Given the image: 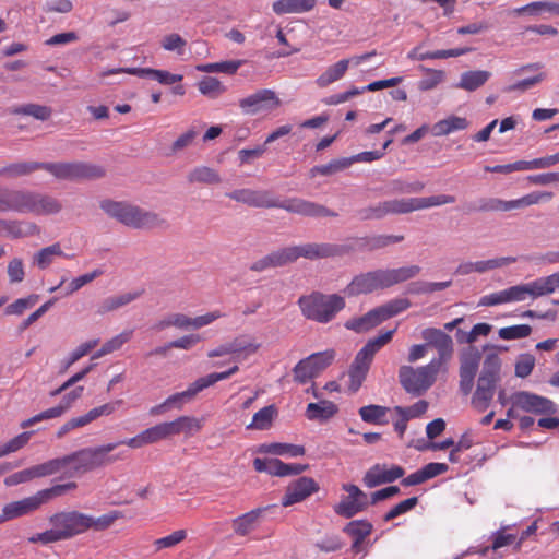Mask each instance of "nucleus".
<instances>
[{
    "instance_id": "48",
    "label": "nucleus",
    "mask_w": 559,
    "mask_h": 559,
    "mask_svg": "<svg viewBox=\"0 0 559 559\" xmlns=\"http://www.w3.org/2000/svg\"><path fill=\"white\" fill-rule=\"evenodd\" d=\"M404 240L403 235H376L361 239V247L369 250H378L385 248L392 243H397Z\"/></svg>"
},
{
    "instance_id": "2",
    "label": "nucleus",
    "mask_w": 559,
    "mask_h": 559,
    "mask_svg": "<svg viewBox=\"0 0 559 559\" xmlns=\"http://www.w3.org/2000/svg\"><path fill=\"white\" fill-rule=\"evenodd\" d=\"M302 316L311 321L326 324L346 307L345 298L338 294L313 292L298 299Z\"/></svg>"
},
{
    "instance_id": "4",
    "label": "nucleus",
    "mask_w": 559,
    "mask_h": 559,
    "mask_svg": "<svg viewBox=\"0 0 559 559\" xmlns=\"http://www.w3.org/2000/svg\"><path fill=\"white\" fill-rule=\"evenodd\" d=\"M76 488L78 484L74 481L55 485L50 488L37 491L34 496L7 503L0 513V524L26 515L53 498L60 497Z\"/></svg>"
},
{
    "instance_id": "32",
    "label": "nucleus",
    "mask_w": 559,
    "mask_h": 559,
    "mask_svg": "<svg viewBox=\"0 0 559 559\" xmlns=\"http://www.w3.org/2000/svg\"><path fill=\"white\" fill-rule=\"evenodd\" d=\"M37 231L38 227L34 223H27L25 230L23 228V223L20 221L0 218V235L16 239L34 235Z\"/></svg>"
},
{
    "instance_id": "40",
    "label": "nucleus",
    "mask_w": 559,
    "mask_h": 559,
    "mask_svg": "<svg viewBox=\"0 0 559 559\" xmlns=\"http://www.w3.org/2000/svg\"><path fill=\"white\" fill-rule=\"evenodd\" d=\"M124 514L120 510H111L99 516H93L88 514V531L103 532L110 528L116 521L123 519Z\"/></svg>"
},
{
    "instance_id": "10",
    "label": "nucleus",
    "mask_w": 559,
    "mask_h": 559,
    "mask_svg": "<svg viewBox=\"0 0 559 559\" xmlns=\"http://www.w3.org/2000/svg\"><path fill=\"white\" fill-rule=\"evenodd\" d=\"M239 367L237 365L233 366L226 371L223 372H213L205 377H201L192 382L187 390L182 392H178L168 396L165 402L169 408L181 409L185 403L193 400L200 392L204 389L215 384L218 381L226 380L233 374L237 373Z\"/></svg>"
},
{
    "instance_id": "51",
    "label": "nucleus",
    "mask_w": 559,
    "mask_h": 559,
    "mask_svg": "<svg viewBox=\"0 0 559 559\" xmlns=\"http://www.w3.org/2000/svg\"><path fill=\"white\" fill-rule=\"evenodd\" d=\"M411 307V301L407 298H395L389 302L377 307L382 322L385 320L407 310Z\"/></svg>"
},
{
    "instance_id": "3",
    "label": "nucleus",
    "mask_w": 559,
    "mask_h": 559,
    "mask_svg": "<svg viewBox=\"0 0 559 559\" xmlns=\"http://www.w3.org/2000/svg\"><path fill=\"white\" fill-rule=\"evenodd\" d=\"M396 329L385 331L377 337L370 338L356 354L348 369V391L356 393L367 378L374 355L393 337Z\"/></svg>"
},
{
    "instance_id": "8",
    "label": "nucleus",
    "mask_w": 559,
    "mask_h": 559,
    "mask_svg": "<svg viewBox=\"0 0 559 559\" xmlns=\"http://www.w3.org/2000/svg\"><path fill=\"white\" fill-rule=\"evenodd\" d=\"M440 369L437 361H430L417 369L402 366L399 370V380L407 393L419 396L435 383Z\"/></svg>"
},
{
    "instance_id": "63",
    "label": "nucleus",
    "mask_w": 559,
    "mask_h": 559,
    "mask_svg": "<svg viewBox=\"0 0 559 559\" xmlns=\"http://www.w3.org/2000/svg\"><path fill=\"white\" fill-rule=\"evenodd\" d=\"M99 343L98 338L87 341L85 343H82L79 345L74 350H72L69 356L63 361L64 369L67 370L69 367H71L74 362L80 360L82 357L87 355L92 349H94Z\"/></svg>"
},
{
    "instance_id": "27",
    "label": "nucleus",
    "mask_w": 559,
    "mask_h": 559,
    "mask_svg": "<svg viewBox=\"0 0 559 559\" xmlns=\"http://www.w3.org/2000/svg\"><path fill=\"white\" fill-rule=\"evenodd\" d=\"M509 302H520L526 299H536L542 297L538 280L519 284L507 288Z\"/></svg>"
},
{
    "instance_id": "19",
    "label": "nucleus",
    "mask_w": 559,
    "mask_h": 559,
    "mask_svg": "<svg viewBox=\"0 0 559 559\" xmlns=\"http://www.w3.org/2000/svg\"><path fill=\"white\" fill-rule=\"evenodd\" d=\"M421 337L426 342L425 345L431 346L438 352V358L431 361H437L438 366L442 367L443 364L449 361L453 355V340L445 332L436 328H426L421 331Z\"/></svg>"
},
{
    "instance_id": "9",
    "label": "nucleus",
    "mask_w": 559,
    "mask_h": 559,
    "mask_svg": "<svg viewBox=\"0 0 559 559\" xmlns=\"http://www.w3.org/2000/svg\"><path fill=\"white\" fill-rule=\"evenodd\" d=\"M43 170L58 180L98 179L105 176L102 166L83 162L43 163Z\"/></svg>"
},
{
    "instance_id": "46",
    "label": "nucleus",
    "mask_w": 559,
    "mask_h": 559,
    "mask_svg": "<svg viewBox=\"0 0 559 559\" xmlns=\"http://www.w3.org/2000/svg\"><path fill=\"white\" fill-rule=\"evenodd\" d=\"M188 181L190 183H206L215 185L222 181L218 173L207 166H198L188 174Z\"/></svg>"
},
{
    "instance_id": "5",
    "label": "nucleus",
    "mask_w": 559,
    "mask_h": 559,
    "mask_svg": "<svg viewBox=\"0 0 559 559\" xmlns=\"http://www.w3.org/2000/svg\"><path fill=\"white\" fill-rule=\"evenodd\" d=\"M62 209V202L50 194L32 190L12 191L11 212L49 216L59 214Z\"/></svg>"
},
{
    "instance_id": "59",
    "label": "nucleus",
    "mask_w": 559,
    "mask_h": 559,
    "mask_svg": "<svg viewBox=\"0 0 559 559\" xmlns=\"http://www.w3.org/2000/svg\"><path fill=\"white\" fill-rule=\"evenodd\" d=\"M187 535L186 530L174 531L167 536L155 539L153 542L154 550L158 552L163 549L174 548L182 543L187 538Z\"/></svg>"
},
{
    "instance_id": "52",
    "label": "nucleus",
    "mask_w": 559,
    "mask_h": 559,
    "mask_svg": "<svg viewBox=\"0 0 559 559\" xmlns=\"http://www.w3.org/2000/svg\"><path fill=\"white\" fill-rule=\"evenodd\" d=\"M411 307V301L407 298H395L389 302L377 307L382 322L385 320L407 310Z\"/></svg>"
},
{
    "instance_id": "17",
    "label": "nucleus",
    "mask_w": 559,
    "mask_h": 559,
    "mask_svg": "<svg viewBox=\"0 0 559 559\" xmlns=\"http://www.w3.org/2000/svg\"><path fill=\"white\" fill-rule=\"evenodd\" d=\"M377 55L376 50L359 55V56H353L348 59H342L335 62L334 64L328 67L324 72H322L317 79L316 84L317 86L324 88L331 85L332 83L341 80L346 71L348 70L349 66H359L362 62L369 60L373 56Z\"/></svg>"
},
{
    "instance_id": "14",
    "label": "nucleus",
    "mask_w": 559,
    "mask_h": 559,
    "mask_svg": "<svg viewBox=\"0 0 559 559\" xmlns=\"http://www.w3.org/2000/svg\"><path fill=\"white\" fill-rule=\"evenodd\" d=\"M282 100L270 88H261L239 100V107L245 115H257L261 111H272L281 107Z\"/></svg>"
},
{
    "instance_id": "45",
    "label": "nucleus",
    "mask_w": 559,
    "mask_h": 559,
    "mask_svg": "<svg viewBox=\"0 0 559 559\" xmlns=\"http://www.w3.org/2000/svg\"><path fill=\"white\" fill-rule=\"evenodd\" d=\"M490 75V72L485 70L467 71L461 75L457 86L466 91H475L483 86Z\"/></svg>"
},
{
    "instance_id": "44",
    "label": "nucleus",
    "mask_w": 559,
    "mask_h": 559,
    "mask_svg": "<svg viewBox=\"0 0 559 559\" xmlns=\"http://www.w3.org/2000/svg\"><path fill=\"white\" fill-rule=\"evenodd\" d=\"M63 251L59 243L45 247L33 257V264L40 270L49 267L57 257H62Z\"/></svg>"
},
{
    "instance_id": "54",
    "label": "nucleus",
    "mask_w": 559,
    "mask_h": 559,
    "mask_svg": "<svg viewBox=\"0 0 559 559\" xmlns=\"http://www.w3.org/2000/svg\"><path fill=\"white\" fill-rule=\"evenodd\" d=\"M372 524L367 520H354L346 524L344 532L357 538V543H362L372 532Z\"/></svg>"
},
{
    "instance_id": "64",
    "label": "nucleus",
    "mask_w": 559,
    "mask_h": 559,
    "mask_svg": "<svg viewBox=\"0 0 559 559\" xmlns=\"http://www.w3.org/2000/svg\"><path fill=\"white\" fill-rule=\"evenodd\" d=\"M515 261H516V259L513 257H502V258H496V259H490V260H486V261H477V262H473V263H474L475 272L484 273L489 270L509 265L511 263H514Z\"/></svg>"
},
{
    "instance_id": "21",
    "label": "nucleus",
    "mask_w": 559,
    "mask_h": 559,
    "mask_svg": "<svg viewBox=\"0 0 559 559\" xmlns=\"http://www.w3.org/2000/svg\"><path fill=\"white\" fill-rule=\"evenodd\" d=\"M253 467L259 473H267L271 476H289L304 473L308 465L297 463H284L278 459H261L253 460Z\"/></svg>"
},
{
    "instance_id": "26",
    "label": "nucleus",
    "mask_w": 559,
    "mask_h": 559,
    "mask_svg": "<svg viewBox=\"0 0 559 559\" xmlns=\"http://www.w3.org/2000/svg\"><path fill=\"white\" fill-rule=\"evenodd\" d=\"M382 323L377 308L371 309L361 317L350 318L345 323V329L355 333H366Z\"/></svg>"
},
{
    "instance_id": "23",
    "label": "nucleus",
    "mask_w": 559,
    "mask_h": 559,
    "mask_svg": "<svg viewBox=\"0 0 559 559\" xmlns=\"http://www.w3.org/2000/svg\"><path fill=\"white\" fill-rule=\"evenodd\" d=\"M164 223L165 219L157 213L130 204L122 224L134 229H150L162 226Z\"/></svg>"
},
{
    "instance_id": "55",
    "label": "nucleus",
    "mask_w": 559,
    "mask_h": 559,
    "mask_svg": "<svg viewBox=\"0 0 559 559\" xmlns=\"http://www.w3.org/2000/svg\"><path fill=\"white\" fill-rule=\"evenodd\" d=\"M241 60H229L214 63H205L197 67L198 71L213 73H226V74H235L238 69L241 67Z\"/></svg>"
},
{
    "instance_id": "56",
    "label": "nucleus",
    "mask_w": 559,
    "mask_h": 559,
    "mask_svg": "<svg viewBox=\"0 0 559 559\" xmlns=\"http://www.w3.org/2000/svg\"><path fill=\"white\" fill-rule=\"evenodd\" d=\"M261 451L272 453L275 455H285L296 457L305 454V448L302 445L290 444V443H271L262 445Z\"/></svg>"
},
{
    "instance_id": "47",
    "label": "nucleus",
    "mask_w": 559,
    "mask_h": 559,
    "mask_svg": "<svg viewBox=\"0 0 559 559\" xmlns=\"http://www.w3.org/2000/svg\"><path fill=\"white\" fill-rule=\"evenodd\" d=\"M133 331H123L103 344V346L93 354L92 359H98L115 350L120 349L132 337Z\"/></svg>"
},
{
    "instance_id": "34",
    "label": "nucleus",
    "mask_w": 559,
    "mask_h": 559,
    "mask_svg": "<svg viewBox=\"0 0 559 559\" xmlns=\"http://www.w3.org/2000/svg\"><path fill=\"white\" fill-rule=\"evenodd\" d=\"M420 270L418 265L382 270L386 288L416 277Z\"/></svg>"
},
{
    "instance_id": "6",
    "label": "nucleus",
    "mask_w": 559,
    "mask_h": 559,
    "mask_svg": "<svg viewBox=\"0 0 559 559\" xmlns=\"http://www.w3.org/2000/svg\"><path fill=\"white\" fill-rule=\"evenodd\" d=\"M500 381L501 359L497 354H489L485 357L472 397V404L477 411L485 412L489 407Z\"/></svg>"
},
{
    "instance_id": "39",
    "label": "nucleus",
    "mask_w": 559,
    "mask_h": 559,
    "mask_svg": "<svg viewBox=\"0 0 559 559\" xmlns=\"http://www.w3.org/2000/svg\"><path fill=\"white\" fill-rule=\"evenodd\" d=\"M11 114L19 116H31L37 120L46 121L51 117L52 109L46 105L29 103L13 107L11 109Z\"/></svg>"
},
{
    "instance_id": "57",
    "label": "nucleus",
    "mask_w": 559,
    "mask_h": 559,
    "mask_svg": "<svg viewBox=\"0 0 559 559\" xmlns=\"http://www.w3.org/2000/svg\"><path fill=\"white\" fill-rule=\"evenodd\" d=\"M201 94L215 98L226 92V86L216 78L205 76L198 83Z\"/></svg>"
},
{
    "instance_id": "49",
    "label": "nucleus",
    "mask_w": 559,
    "mask_h": 559,
    "mask_svg": "<svg viewBox=\"0 0 559 559\" xmlns=\"http://www.w3.org/2000/svg\"><path fill=\"white\" fill-rule=\"evenodd\" d=\"M170 326H175L179 330H189L190 329V317L183 313H170L165 316L163 319L155 322L153 329L155 331H163Z\"/></svg>"
},
{
    "instance_id": "25",
    "label": "nucleus",
    "mask_w": 559,
    "mask_h": 559,
    "mask_svg": "<svg viewBox=\"0 0 559 559\" xmlns=\"http://www.w3.org/2000/svg\"><path fill=\"white\" fill-rule=\"evenodd\" d=\"M263 511L264 509L258 508L235 518L231 521L234 533L241 537L249 535L258 526Z\"/></svg>"
},
{
    "instance_id": "58",
    "label": "nucleus",
    "mask_w": 559,
    "mask_h": 559,
    "mask_svg": "<svg viewBox=\"0 0 559 559\" xmlns=\"http://www.w3.org/2000/svg\"><path fill=\"white\" fill-rule=\"evenodd\" d=\"M130 203L118 202L112 200H103L100 202V209L110 217L117 219L119 223H123L127 211L129 210Z\"/></svg>"
},
{
    "instance_id": "53",
    "label": "nucleus",
    "mask_w": 559,
    "mask_h": 559,
    "mask_svg": "<svg viewBox=\"0 0 559 559\" xmlns=\"http://www.w3.org/2000/svg\"><path fill=\"white\" fill-rule=\"evenodd\" d=\"M353 164V159H348L347 157L333 159L325 165L314 166L310 169V177H316L317 175L321 176H331L341 170L348 168Z\"/></svg>"
},
{
    "instance_id": "24",
    "label": "nucleus",
    "mask_w": 559,
    "mask_h": 559,
    "mask_svg": "<svg viewBox=\"0 0 559 559\" xmlns=\"http://www.w3.org/2000/svg\"><path fill=\"white\" fill-rule=\"evenodd\" d=\"M404 475L401 466L394 465L390 468L377 464L369 468L364 476V484L368 488L377 487L381 484L392 483Z\"/></svg>"
},
{
    "instance_id": "62",
    "label": "nucleus",
    "mask_w": 559,
    "mask_h": 559,
    "mask_svg": "<svg viewBox=\"0 0 559 559\" xmlns=\"http://www.w3.org/2000/svg\"><path fill=\"white\" fill-rule=\"evenodd\" d=\"M67 411L64 409V407H62L61 404L59 403L57 406L45 409V411L40 412L39 414L24 420L21 424V426H22V428H27V427L33 426L43 420L61 417Z\"/></svg>"
},
{
    "instance_id": "15",
    "label": "nucleus",
    "mask_w": 559,
    "mask_h": 559,
    "mask_svg": "<svg viewBox=\"0 0 559 559\" xmlns=\"http://www.w3.org/2000/svg\"><path fill=\"white\" fill-rule=\"evenodd\" d=\"M342 489L348 495L343 497L341 501L334 506L333 509L337 515L350 519L368 508L369 502L367 495L358 486L343 484Z\"/></svg>"
},
{
    "instance_id": "43",
    "label": "nucleus",
    "mask_w": 559,
    "mask_h": 559,
    "mask_svg": "<svg viewBox=\"0 0 559 559\" xmlns=\"http://www.w3.org/2000/svg\"><path fill=\"white\" fill-rule=\"evenodd\" d=\"M384 212L386 215H397V214H407L414 211H418L417 209V199H392L383 201Z\"/></svg>"
},
{
    "instance_id": "7",
    "label": "nucleus",
    "mask_w": 559,
    "mask_h": 559,
    "mask_svg": "<svg viewBox=\"0 0 559 559\" xmlns=\"http://www.w3.org/2000/svg\"><path fill=\"white\" fill-rule=\"evenodd\" d=\"M271 253L275 267H278L293 263L300 257L309 260H316L340 255L342 253V249L336 245L311 242L281 248Z\"/></svg>"
},
{
    "instance_id": "12",
    "label": "nucleus",
    "mask_w": 559,
    "mask_h": 559,
    "mask_svg": "<svg viewBox=\"0 0 559 559\" xmlns=\"http://www.w3.org/2000/svg\"><path fill=\"white\" fill-rule=\"evenodd\" d=\"M334 350L314 353L305 359H301L293 369L294 379L298 383L305 384L311 379L318 377L334 360Z\"/></svg>"
},
{
    "instance_id": "18",
    "label": "nucleus",
    "mask_w": 559,
    "mask_h": 559,
    "mask_svg": "<svg viewBox=\"0 0 559 559\" xmlns=\"http://www.w3.org/2000/svg\"><path fill=\"white\" fill-rule=\"evenodd\" d=\"M385 282L382 269L355 276L344 288V294L348 297L371 294L378 289H385Z\"/></svg>"
},
{
    "instance_id": "31",
    "label": "nucleus",
    "mask_w": 559,
    "mask_h": 559,
    "mask_svg": "<svg viewBox=\"0 0 559 559\" xmlns=\"http://www.w3.org/2000/svg\"><path fill=\"white\" fill-rule=\"evenodd\" d=\"M43 170L41 162H17L5 165L0 168V177L5 179H15L28 176L37 170Z\"/></svg>"
},
{
    "instance_id": "29",
    "label": "nucleus",
    "mask_w": 559,
    "mask_h": 559,
    "mask_svg": "<svg viewBox=\"0 0 559 559\" xmlns=\"http://www.w3.org/2000/svg\"><path fill=\"white\" fill-rule=\"evenodd\" d=\"M338 412L337 405L329 400H322L318 403H309L306 408V417L309 420L326 421Z\"/></svg>"
},
{
    "instance_id": "16",
    "label": "nucleus",
    "mask_w": 559,
    "mask_h": 559,
    "mask_svg": "<svg viewBox=\"0 0 559 559\" xmlns=\"http://www.w3.org/2000/svg\"><path fill=\"white\" fill-rule=\"evenodd\" d=\"M511 404L520 411L537 415H551L556 413L555 403L544 396L527 391H518L510 397Z\"/></svg>"
},
{
    "instance_id": "28",
    "label": "nucleus",
    "mask_w": 559,
    "mask_h": 559,
    "mask_svg": "<svg viewBox=\"0 0 559 559\" xmlns=\"http://www.w3.org/2000/svg\"><path fill=\"white\" fill-rule=\"evenodd\" d=\"M119 442L107 443L94 448H86L93 469L103 467L105 465L116 462L119 457L110 455L118 445Z\"/></svg>"
},
{
    "instance_id": "1",
    "label": "nucleus",
    "mask_w": 559,
    "mask_h": 559,
    "mask_svg": "<svg viewBox=\"0 0 559 559\" xmlns=\"http://www.w3.org/2000/svg\"><path fill=\"white\" fill-rule=\"evenodd\" d=\"M229 199L252 207L283 209L289 213L310 217H336L337 214L324 205L300 199L290 198L283 202L274 198L269 190L237 189L226 193Z\"/></svg>"
},
{
    "instance_id": "11",
    "label": "nucleus",
    "mask_w": 559,
    "mask_h": 559,
    "mask_svg": "<svg viewBox=\"0 0 559 559\" xmlns=\"http://www.w3.org/2000/svg\"><path fill=\"white\" fill-rule=\"evenodd\" d=\"M552 192L534 191L520 199L504 201L498 198L481 199L476 209L478 212H509L512 210L524 209L542 202H548L552 199Z\"/></svg>"
},
{
    "instance_id": "60",
    "label": "nucleus",
    "mask_w": 559,
    "mask_h": 559,
    "mask_svg": "<svg viewBox=\"0 0 559 559\" xmlns=\"http://www.w3.org/2000/svg\"><path fill=\"white\" fill-rule=\"evenodd\" d=\"M200 134V129L191 127L181 133L171 144L170 151L173 154H178L191 146Z\"/></svg>"
},
{
    "instance_id": "61",
    "label": "nucleus",
    "mask_w": 559,
    "mask_h": 559,
    "mask_svg": "<svg viewBox=\"0 0 559 559\" xmlns=\"http://www.w3.org/2000/svg\"><path fill=\"white\" fill-rule=\"evenodd\" d=\"M532 328L528 324H518L499 329L498 335L501 340L511 341L530 336Z\"/></svg>"
},
{
    "instance_id": "30",
    "label": "nucleus",
    "mask_w": 559,
    "mask_h": 559,
    "mask_svg": "<svg viewBox=\"0 0 559 559\" xmlns=\"http://www.w3.org/2000/svg\"><path fill=\"white\" fill-rule=\"evenodd\" d=\"M316 0H277L272 9L278 14H300L311 11L316 7Z\"/></svg>"
},
{
    "instance_id": "36",
    "label": "nucleus",
    "mask_w": 559,
    "mask_h": 559,
    "mask_svg": "<svg viewBox=\"0 0 559 559\" xmlns=\"http://www.w3.org/2000/svg\"><path fill=\"white\" fill-rule=\"evenodd\" d=\"M231 343L234 354L242 358L254 355L261 348V343L257 341V337L250 334H240L233 338Z\"/></svg>"
},
{
    "instance_id": "20",
    "label": "nucleus",
    "mask_w": 559,
    "mask_h": 559,
    "mask_svg": "<svg viewBox=\"0 0 559 559\" xmlns=\"http://www.w3.org/2000/svg\"><path fill=\"white\" fill-rule=\"evenodd\" d=\"M171 437L173 436L169 421H164L146 428L132 438L121 440L120 443L126 444L132 449H140L147 444L157 443Z\"/></svg>"
},
{
    "instance_id": "42",
    "label": "nucleus",
    "mask_w": 559,
    "mask_h": 559,
    "mask_svg": "<svg viewBox=\"0 0 559 559\" xmlns=\"http://www.w3.org/2000/svg\"><path fill=\"white\" fill-rule=\"evenodd\" d=\"M140 293H124L117 296H110L104 299L98 306L97 312L99 314H105L107 312L117 310L121 307H124L139 298Z\"/></svg>"
},
{
    "instance_id": "13",
    "label": "nucleus",
    "mask_w": 559,
    "mask_h": 559,
    "mask_svg": "<svg viewBox=\"0 0 559 559\" xmlns=\"http://www.w3.org/2000/svg\"><path fill=\"white\" fill-rule=\"evenodd\" d=\"M52 526L59 527L66 539L84 534L88 531V514L80 511H63L50 516Z\"/></svg>"
},
{
    "instance_id": "37",
    "label": "nucleus",
    "mask_w": 559,
    "mask_h": 559,
    "mask_svg": "<svg viewBox=\"0 0 559 559\" xmlns=\"http://www.w3.org/2000/svg\"><path fill=\"white\" fill-rule=\"evenodd\" d=\"M277 414L278 412L275 405L264 406L253 415L252 421L247 426V429L267 430L272 427Z\"/></svg>"
},
{
    "instance_id": "41",
    "label": "nucleus",
    "mask_w": 559,
    "mask_h": 559,
    "mask_svg": "<svg viewBox=\"0 0 559 559\" xmlns=\"http://www.w3.org/2000/svg\"><path fill=\"white\" fill-rule=\"evenodd\" d=\"M64 460V467L72 465L74 473L84 474L93 471L91 460L86 448L75 451L71 454L62 456Z\"/></svg>"
},
{
    "instance_id": "33",
    "label": "nucleus",
    "mask_w": 559,
    "mask_h": 559,
    "mask_svg": "<svg viewBox=\"0 0 559 559\" xmlns=\"http://www.w3.org/2000/svg\"><path fill=\"white\" fill-rule=\"evenodd\" d=\"M169 425L173 437L180 433L192 436L201 431L204 426V421L202 418H197L194 416H179L178 418L169 421Z\"/></svg>"
},
{
    "instance_id": "22",
    "label": "nucleus",
    "mask_w": 559,
    "mask_h": 559,
    "mask_svg": "<svg viewBox=\"0 0 559 559\" xmlns=\"http://www.w3.org/2000/svg\"><path fill=\"white\" fill-rule=\"evenodd\" d=\"M319 484L313 478L301 476L287 486L285 495L282 498V504L288 507L301 502L312 493L319 491Z\"/></svg>"
},
{
    "instance_id": "38",
    "label": "nucleus",
    "mask_w": 559,
    "mask_h": 559,
    "mask_svg": "<svg viewBox=\"0 0 559 559\" xmlns=\"http://www.w3.org/2000/svg\"><path fill=\"white\" fill-rule=\"evenodd\" d=\"M468 122L463 117L450 116L447 119L436 122L432 127L435 136H444L452 132L466 129Z\"/></svg>"
},
{
    "instance_id": "50",
    "label": "nucleus",
    "mask_w": 559,
    "mask_h": 559,
    "mask_svg": "<svg viewBox=\"0 0 559 559\" xmlns=\"http://www.w3.org/2000/svg\"><path fill=\"white\" fill-rule=\"evenodd\" d=\"M481 354L476 347H469L460 356V370L476 376Z\"/></svg>"
},
{
    "instance_id": "35",
    "label": "nucleus",
    "mask_w": 559,
    "mask_h": 559,
    "mask_svg": "<svg viewBox=\"0 0 559 559\" xmlns=\"http://www.w3.org/2000/svg\"><path fill=\"white\" fill-rule=\"evenodd\" d=\"M390 408L382 405L370 404L359 408L358 413L362 421L372 425H386Z\"/></svg>"
}]
</instances>
